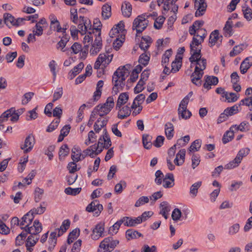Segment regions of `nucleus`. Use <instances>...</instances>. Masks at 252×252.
<instances>
[{
	"label": "nucleus",
	"mask_w": 252,
	"mask_h": 252,
	"mask_svg": "<svg viewBox=\"0 0 252 252\" xmlns=\"http://www.w3.org/2000/svg\"><path fill=\"white\" fill-rule=\"evenodd\" d=\"M201 49L202 47H200L198 49H190L191 56L189 58V61L191 64L196 65L194 71L190 76L191 81L197 86H200L202 84L201 79L204 74L203 70L205 69L207 64L206 60L201 58Z\"/></svg>",
	"instance_id": "obj_1"
},
{
	"label": "nucleus",
	"mask_w": 252,
	"mask_h": 252,
	"mask_svg": "<svg viewBox=\"0 0 252 252\" xmlns=\"http://www.w3.org/2000/svg\"><path fill=\"white\" fill-rule=\"evenodd\" d=\"M21 229L24 230L25 232H21L16 238V244L20 245L22 243L23 240L26 238L28 234L32 236V240L35 238V236H39L38 234L42 230V224L39 220H35L33 221V225L30 227L26 225L25 227H21Z\"/></svg>",
	"instance_id": "obj_2"
},
{
	"label": "nucleus",
	"mask_w": 252,
	"mask_h": 252,
	"mask_svg": "<svg viewBox=\"0 0 252 252\" xmlns=\"http://www.w3.org/2000/svg\"><path fill=\"white\" fill-rule=\"evenodd\" d=\"M164 0H157L158 5L160 6L161 4L164 3L162 13L166 15L167 12L171 9V12H173L174 15L171 16L168 19V25L171 26L175 21L177 16L176 13L178 10V6L175 4L176 2L178 0H166L164 2Z\"/></svg>",
	"instance_id": "obj_3"
},
{
	"label": "nucleus",
	"mask_w": 252,
	"mask_h": 252,
	"mask_svg": "<svg viewBox=\"0 0 252 252\" xmlns=\"http://www.w3.org/2000/svg\"><path fill=\"white\" fill-rule=\"evenodd\" d=\"M150 15H147L146 14L138 16L133 22L132 30H136L137 34L141 33L148 26L149 21L147 20ZM136 36H138L136 34Z\"/></svg>",
	"instance_id": "obj_4"
},
{
	"label": "nucleus",
	"mask_w": 252,
	"mask_h": 252,
	"mask_svg": "<svg viewBox=\"0 0 252 252\" xmlns=\"http://www.w3.org/2000/svg\"><path fill=\"white\" fill-rule=\"evenodd\" d=\"M192 35H193V37L190 43V49H191V50L198 49V48L201 47V44L204 41L207 35V32L204 29H197L196 32Z\"/></svg>",
	"instance_id": "obj_5"
},
{
	"label": "nucleus",
	"mask_w": 252,
	"mask_h": 252,
	"mask_svg": "<svg viewBox=\"0 0 252 252\" xmlns=\"http://www.w3.org/2000/svg\"><path fill=\"white\" fill-rule=\"evenodd\" d=\"M128 73V70L126 68L125 66H123L122 67H119L114 73L112 77V83L113 87L112 88V93L114 95H116L118 93V80L120 79V77H123V76L127 77Z\"/></svg>",
	"instance_id": "obj_6"
},
{
	"label": "nucleus",
	"mask_w": 252,
	"mask_h": 252,
	"mask_svg": "<svg viewBox=\"0 0 252 252\" xmlns=\"http://www.w3.org/2000/svg\"><path fill=\"white\" fill-rule=\"evenodd\" d=\"M96 29V37L90 49V54L93 56L96 55L101 49L102 44L101 37L100 29L99 28Z\"/></svg>",
	"instance_id": "obj_7"
},
{
	"label": "nucleus",
	"mask_w": 252,
	"mask_h": 252,
	"mask_svg": "<svg viewBox=\"0 0 252 252\" xmlns=\"http://www.w3.org/2000/svg\"><path fill=\"white\" fill-rule=\"evenodd\" d=\"M119 243V241L114 240L112 237H108L103 239L99 244V247L103 250L112 251Z\"/></svg>",
	"instance_id": "obj_8"
},
{
	"label": "nucleus",
	"mask_w": 252,
	"mask_h": 252,
	"mask_svg": "<svg viewBox=\"0 0 252 252\" xmlns=\"http://www.w3.org/2000/svg\"><path fill=\"white\" fill-rule=\"evenodd\" d=\"M9 117H10V121L13 122H17L18 120V116L14 114V107L7 110L0 116V124L7 121Z\"/></svg>",
	"instance_id": "obj_9"
},
{
	"label": "nucleus",
	"mask_w": 252,
	"mask_h": 252,
	"mask_svg": "<svg viewBox=\"0 0 252 252\" xmlns=\"http://www.w3.org/2000/svg\"><path fill=\"white\" fill-rule=\"evenodd\" d=\"M86 210L89 212H94L96 216H98L103 210V206L97 200L93 201L86 207Z\"/></svg>",
	"instance_id": "obj_10"
},
{
	"label": "nucleus",
	"mask_w": 252,
	"mask_h": 252,
	"mask_svg": "<svg viewBox=\"0 0 252 252\" xmlns=\"http://www.w3.org/2000/svg\"><path fill=\"white\" fill-rule=\"evenodd\" d=\"M104 231V223L100 222L95 225V227L92 229V234L91 237L93 240H98L100 237L103 236V233Z\"/></svg>",
	"instance_id": "obj_11"
},
{
	"label": "nucleus",
	"mask_w": 252,
	"mask_h": 252,
	"mask_svg": "<svg viewBox=\"0 0 252 252\" xmlns=\"http://www.w3.org/2000/svg\"><path fill=\"white\" fill-rule=\"evenodd\" d=\"M194 6L197 8L195 13L196 17L202 16L206 10L207 4L205 0H195Z\"/></svg>",
	"instance_id": "obj_12"
},
{
	"label": "nucleus",
	"mask_w": 252,
	"mask_h": 252,
	"mask_svg": "<svg viewBox=\"0 0 252 252\" xmlns=\"http://www.w3.org/2000/svg\"><path fill=\"white\" fill-rule=\"evenodd\" d=\"M34 143V136L30 134L26 138L24 144L21 145V148L24 150L25 153H28L32 149Z\"/></svg>",
	"instance_id": "obj_13"
},
{
	"label": "nucleus",
	"mask_w": 252,
	"mask_h": 252,
	"mask_svg": "<svg viewBox=\"0 0 252 252\" xmlns=\"http://www.w3.org/2000/svg\"><path fill=\"white\" fill-rule=\"evenodd\" d=\"M124 224L127 227H134L142 223V220L139 217L131 218L129 217H124L122 218Z\"/></svg>",
	"instance_id": "obj_14"
},
{
	"label": "nucleus",
	"mask_w": 252,
	"mask_h": 252,
	"mask_svg": "<svg viewBox=\"0 0 252 252\" xmlns=\"http://www.w3.org/2000/svg\"><path fill=\"white\" fill-rule=\"evenodd\" d=\"M71 158L75 162H78L85 158L79 146H74L71 150Z\"/></svg>",
	"instance_id": "obj_15"
},
{
	"label": "nucleus",
	"mask_w": 252,
	"mask_h": 252,
	"mask_svg": "<svg viewBox=\"0 0 252 252\" xmlns=\"http://www.w3.org/2000/svg\"><path fill=\"white\" fill-rule=\"evenodd\" d=\"M159 213L165 219H167L168 218V214L170 211L171 207L167 201H163L160 204L159 206Z\"/></svg>",
	"instance_id": "obj_16"
},
{
	"label": "nucleus",
	"mask_w": 252,
	"mask_h": 252,
	"mask_svg": "<svg viewBox=\"0 0 252 252\" xmlns=\"http://www.w3.org/2000/svg\"><path fill=\"white\" fill-rule=\"evenodd\" d=\"M252 65V57H247L241 63L240 70L242 74L246 73Z\"/></svg>",
	"instance_id": "obj_17"
},
{
	"label": "nucleus",
	"mask_w": 252,
	"mask_h": 252,
	"mask_svg": "<svg viewBox=\"0 0 252 252\" xmlns=\"http://www.w3.org/2000/svg\"><path fill=\"white\" fill-rule=\"evenodd\" d=\"M4 24L8 28L14 27L16 18L10 13H5L3 15Z\"/></svg>",
	"instance_id": "obj_18"
},
{
	"label": "nucleus",
	"mask_w": 252,
	"mask_h": 252,
	"mask_svg": "<svg viewBox=\"0 0 252 252\" xmlns=\"http://www.w3.org/2000/svg\"><path fill=\"white\" fill-rule=\"evenodd\" d=\"M123 15L126 17H129L131 14L132 6L128 1H125L121 7Z\"/></svg>",
	"instance_id": "obj_19"
},
{
	"label": "nucleus",
	"mask_w": 252,
	"mask_h": 252,
	"mask_svg": "<svg viewBox=\"0 0 252 252\" xmlns=\"http://www.w3.org/2000/svg\"><path fill=\"white\" fill-rule=\"evenodd\" d=\"M34 216L32 213L30 211L25 215L22 218V221L20 223V225H28L29 227V225L31 224L32 221L34 219Z\"/></svg>",
	"instance_id": "obj_20"
},
{
	"label": "nucleus",
	"mask_w": 252,
	"mask_h": 252,
	"mask_svg": "<svg viewBox=\"0 0 252 252\" xmlns=\"http://www.w3.org/2000/svg\"><path fill=\"white\" fill-rule=\"evenodd\" d=\"M32 235H29L26 241V246L27 251L29 252H32V249L31 247L34 246L36 244L39 238V236H35V238L32 240Z\"/></svg>",
	"instance_id": "obj_21"
},
{
	"label": "nucleus",
	"mask_w": 252,
	"mask_h": 252,
	"mask_svg": "<svg viewBox=\"0 0 252 252\" xmlns=\"http://www.w3.org/2000/svg\"><path fill=\"white\" fill-rule=\"evenodd\" d=\"M142 236L141 233L133 229H129L126 232V237L128 240L137 239Z\"/></svg>",
	"instance_id": "obj_22"
},
{
	"label": "nucleus",
	"mask_w": 252,
	"mask_h": 252,
	"mask_svg": "<svg viewBox=\"0 0 252 252\" xmlns=\"http://www.w3.org/2000/svg\"><path fill=\"white\" fill-rule=\"evenodd\" d=\"M128 99V95L127 93H123L121 94L117 102L116 109H120L121 106L127 101Z\"/></svg>",
	"instance_id": "obj_23"
},
{
	"label": "nucleus",
	"mask_w": 252,
	"mask_h": 252,
	"mask_svg": "<svg viewBox=\"0 0 252 252\" xmlns=\"http://www.w3.org/2000/svg\"><path fill=\"white\" fill-rule=\"evenodd\" d=\"M231 18H229L226 21L224 27L223 28L224 35L225 36H230L232 34V25L233 22L231 21Z\"/></svg>",
	"instance_id": "obj_24"
},
{
	"label": "nucleus",
	"mask_w": 252,
	"mask_h": 252,
	"mask_svg": "<svg viewBox=\"0 0 252 252\" xmlns=\"http://www.w3.org/2000/svg\"><path fill=\"white\" fill-rule=\"evenodd\" d=\"M70 39V36L69 35L67 34H64L62 37L61 40L58 42L57 44V48L58 49H61V51L63 52L66 51V49H64V48L66 45V43L69 41Z\"/></svg>",
	"instance_id": "obj_25"
},
{
	"label": "nucleus",
	"mask_w": 252,
	"mask_h": 252,
	"mask_svg": "<svg viewBox=\"0 0 252 252\" xmlns=\"http://www.w3.org/2000/svg\"><path fill=\"white\" fill-rule=\"evenodd\" d=\"M131 113V110L129 106H125L120 109L118 114V118L120 119H124L128 117Z\"/></svg>",
	"instance_id": "obj_26"
},
{
	"label": "nucleus",
	"mask_w": 252,
	"mask_h": 252,
	"mask_svg": "<svg viewBox=\"0 0 252 252\" xmlns=\"http://www.w3.org/2000/svg\"><path fill=\"white\" fill-rule=\"evenodd\" d=\"M51 17H53L51 19V23H50V29L54 31H57L59 32L62 31V27L60 24L59 21L57 20V19L54 17V16H51Z\"/></svg>",
	"instance_id": "obj_27"
},
{
	"label": "nucleus",
	"mask_w": 252,
	"mask_h": 252,
	"mask_svg": "<svg viewBox=\"0 0 252 252\" xmlns=\"http://www.w3.org/2000/svg\"><path fill=\"white\" fill-rule=\"evenodd\" d=\"M84 64L82 62L80 63L78 65L74 66V68L69 72V76L70 79L74 78L84 68Z\"/></svg>",
	"instance_id": "obj_28"
},
{
	"label": "nucleus",
	"mask_w": 252,
	"mask_h": 252,
	"mask_svg": "<svg viewBox=\"0 0 252 252\" xmlns=\"http://www.w3.org/2000/svg\"><path fill=\"white\" fill-rule=\"evenodd\" d=\"M234 128L236 130L245 132L249 130L250 125L247 121H243L239 126L235 125L230 127V129Z\"/></svg>",
	"instance_id": "obj_29"
},
{
	"label": "nucleus",
	"mask_w": 252,
	"mask_h": 252,
	"mask_svg": "<svg viewBox=\"0 0 252 252\" xmlns=\"http://www.w3.org/2000/svg\"><path fill=\"white\" fill-rule=\"evenodd\" d=\"M111 107H107L103 104H99L95 108L98 110V115L100 117H103L108 114L111 111L112 109Z\"/></svg>",
	"instance_id": "obj_30"
},
{
	"label": "nucleus",
	"mask_w": 252,
	"mask_h": 252,
	"mask_svg": "<svg viewBox=\"0 0 252 252\" xmlns=\"http://www.w3.org/2000/svg\"><path fill=\"white\" fill-rule=\"evenodd\" d=\"M220 37L222 38V36L220 37L218 30H216L212 32L209 37V43L211 44L210 46L212 47L214 46Z\"/></svg>",
	"instance_id": "obj_31"
},
{
	"label": "nucleus",
	"mask_w": 252,
	"mask_h": 252,
	"mask_svg": "<svg viewBox=\"0 0 252 252\" xmlns=\"http://www.w3.org/2000/svg\"><path fill=\"white\" fill-rule=\"evenodd\" d=\"M102 16L104 20L109 19L111 16V7L108 4H105L102 7Z\"/></svg>",
	"instance_id": "obj_32"
},
{
	"label": "nucleus",
	"mask_w": 252,
	"mask_h": 252,
	"mask_svg": "<svg viewBox=\"0 0 252 252\" xmlns=\"http://www.w3.org/2000/svg\"><path fill=\"white\" fill-rule=\"evenodd\" d=\"M165 133L167 138L171 139L174 135L173 125L171 123H167L165 125Z\"/></svg>",
	"instance_id": "obj_33"
},
{
	"label": "nucleus",
	"mask_w": 252,
	"mask_h": 252,
	"mask_svg": "<svg viewBox=\"0 0 252 252\" xmlns=\"http://www.w3.org/2000/svg\"><path fill=\"white\" fill-rule=\"evenodd\" d=\"M204 24V22L202 21L197 20L195 21L193 25L189 27V33L190 35L195 34V32H196V31H197V29H200L203 25Z\"/></svg>",
	"instance_id": "obj_34"
},
{
	"label": "nucleus",
	"mask_w": 252,
	"mask_h": 252,
	"mask_svg": "<svg viewBox=\"0 0 252 252\" xmlns=\"http://www.w3.org/2000/svg\"><path fill=\"white\" fill-rule=\"evenodd\" d=\"M150 56V53L149 52H145L139 56L138 62L144 66H146L149 63Z\"/></svg>",
	"instance_id": "obj_35"
},
{
	"label": "nucleus",
	"mask_w": 252,
	"mask_h": 252,
	"mask_svg": "<svg viewBox=\"0 0 252 252\" xmlns=\"http://www.w3.org/2000/svg\"><path fill=\"white\" fill-rule=\"evenodd\" d=\"M152 137L149 134H144L142 137V143L144 147L146 149H150L152 147Z\"/></svg>",
	"instance_id": "obj_36"
},
{
	"label": "nucleus",
	"mask_w": 252,
	"mask_h": 252,
	"mask_svg": "<svg viewBox=\"0 0 252 252\" xmlns=\"http://www.w3.org/2000/svg\"><path fill=\"white\" fill-rule=\"evenodd\" d=\"M242 11L244 18L248 21L252 19V9L246 4L242 6Z\"/></svg>",
	"instance_id": "obj_37"
},
{
	"label": "nucleus",
	"mask_w": 252,
	"mask_h": 252,
	"mask_svg": "<svg viewBox=\"0 0 252 252\" xmlns=\"http://www.w3.org/2000/svg\"><path fill=\"white\" fill-rule=\"evenodd\" d=\"M234 136V132L233 129H230L229 130L227 131L224 133L222 139V143L224 144H226L227 143L231 141L233 139Z\"/></svg>",
	"instance_id": "obj_38"
},
{
	"label": "nucleus",
	"mask_w": 252,
	"mask_h": 252,
	"mask_svg": "<svg viewBox=\"0 0 252 252\" xmlns=\"http://www.w3.org/2000/svg\"><path fill=\"white\" fill-rule=\"evenodd\" d=\"M80 233V230L79 228H75L73 229L71 232L69 233L67 242L68 244H70L73 242V240L76 239Z\"/></svg>",
	"instance_id": "obj_39"
},
{
	"label": "nucleus",
	"mask_w": 252,
	"mask_h": 252,
	"mask_svg": "<svg viewBox=\"0 0 252 252\" xmlns=\"http://www.w3.org/2000/svg\"><path fill=\"white\" fill-rule=\"evenodd\" d=\"M202 141L200 139H196L194 141L189 148V152H192L199 150L201 146Z\"/></svg>",
	"instance_id": "obj_40"
},
{
	"label": "nucleus",
	"mask_w": 252,
	"mask_h": 252,
	"mask_svg": "<svg viewBox=\"0 0 252 252\" xmlns=\"http://www.w3.org/2000/svg\"><path fill=\"white\" fill-rule=\"evenodd\" d=\"M241 162V161L240 160L239 158L236 157L233 160L230 161L228 163L224 166V168L226 169H231L234 168L238 166Z\"/></svg>",
	"instance_id": "obj_41"
},
{
	"label": "nucleus",
	"mask_w": 252,
	"mask_h": 252,
	"mask_svg": "<svg viewBox=\"0 0 252 252\" xmlns=\"http://www.w3.org/2000/svg\"><path fill=\"white\" fill-rule=\"evenodd\" d=\"M69 153V149L67 144H65L63 145L60 149L59 152V159H62V157H65L67 156Z\"/></svg>",
	"instance_id": "obj_42"
},
{
	"label": "nucleus",
	"mask_w": 252,
	"mask_h": 252,
	"mask_svg": "<svg viewBox=\"0 0 252 252\" xmlns=\"http://www.w3.org/2000/svg\"><path fill=\"white\" fill-rule=\"evenodd\" d=\"M113 58V55H111L110 56L108 55L107 56L104 53H101L99 54L97 59L100 60V61L104 64H109L112 61Z\"/></svg>",
	"instance_id": "obj_43"
},
{
	"label": "nucleus",
	"mask_w": 252,
	"mask_h": 252,
	"mask_svg": "<svg viewBox=\"0 0 252 252\" xmlns=\"http://www.w3.org/2000/svg\"><path fill=\"white\" fill-rule=\"evenodd\" d=\"M172 50L168 49L166 50L164 54L162 55L161 64L163 66L166 65L169 61V58L172 55Z\"/></svg>",
	"instance_id": "obj_44"
},
{
	"label": "nucleus",
	"mask_w": 252,
	"mask_h": 252,
	"mask_svg": "<svg viewBox=\"0 0 252 252\" xmlns=\"http://www.w3.org/2000/svg\"><path fill=\"white\" fill-rule=\"evenodd\" d=\"M178 111L179 117H181L184 119H188L189 118L191 115V112L187 110V109H185L184 110V109L182 108H179Z\"/></svg>",
	"instance_id": "obj_45"
},
{
	"label": "nucleus",
	"mask_w": 252,
	"mask_h": 252,
	"mask_svg": "<svg viewBox=\"0 0 252 252\" xmlns=\"http://www.w3.org/2000/svg\"><path fill=\"white\" fill-rule=\"evenodd\" d=\"M244 44L235 46L232 50L230 51L229 55L230 57H234L244 50Z\"/></svg>",
	"instance_id": "obj_46"
},
{
	"label": "nucleus",
	"mask_w": 252,
	"mask_h": 252,
	"mask_svg": "<svg viewBox=\"0 0 252 252\" xmlns=\"http://www.w3.org/2000/svg\"><path fill=\"white\" fill-rule=\"evenodd\" d=\"M202 182L201 181L194 183L190 188L189 193L194 197L196 196L198 192V189L201 187Z\"/></svg>",
	"instance_id": "obj_47"
},
{
	"label": "nucleus",
	"mask_w": 252,
	"mask_h": 252,
	"mask_svg": "<svg viewBox=\"0 0 252 252\" xmlns=\"http://www.w3.org/2000/svg\"><path fill=\"white\" fill-rule=\"evenodd\" d=\"M124 223L122 218L115 222L113 226L110 228L109 232L110 233L116 234L120 228L121 224Z\"/></svg>",
	"instance_id": "obj_48"
},
{
	"label": "nucleus",
	"mask_w": 252,
	"mask_h": 252,
	"mask_svg": "<svg viewBox=\"0 0 252 252\" xmlns=\"http://www.w3.org/2000/svg\"><path fill=\"white\" fill-rule=\"evenodd\" d=\"M126 187V183L124 180H121L120 182L117 184L115 187V191L117 194H120L122 192L123 188L125 189Z\"/></svg>",
	"instance_id": "obj_49"
},
{
	"label": "nucleus",
	"mask_w": 252,
	"mask_h": 252,
	"mask_svg": "<svg viewBox=\"0 0 252 252\" xmlns=\"http://www.w3.org/2000/svg\"><path fill=\"white\" fill-rule=\"evenodd\" d=\"M43 205H46L44 202H42L39 207L37 208H33L30 211L32 212V213L33 216L37 214H42L46 210V207L45 206L43 207L42 206Z\"/></svg>",
	"instance_id": "obj_50"
},
{
	"label": "nucleus",
	"mask_w": 252,
	"mask_h": 252,
	"mask_svg": "<svg viewBox=\"0 0 252 252\" xmlns=\"http://www.w3.org/2000/svg\"><path fill=\"white\" fill-rule=\"evenodd\" d=\"M224 112L227 114L228 117L232 116L239 112L238 106L236 104L232 107H228L224 110Z\"/></svg>",
	"instance_id": "obj_51"
},
{
	"label": "nucleus",
	"mask_w": 252,
	"mask_h": 252,
	"mask_svg": "<svg viewBox=\"0 0 252 252\" xmlns=\"http://www.w3.org/2000/svg\"><path fill=\"white\" fill-rule=\"evenodd\" d=\"M156 178L155 182L158 185H160L162 184L164 178V175L162 171L160 170H157L155 173Z\"/></svg>",
	"instance_id": "obj_52"
},
{
	"label": "nucleus",
	"mask_w": 252,
	"mask_h": 252,
	"mask_svg": "<svg viewBox=\"0 0 252 252\" xmlns=\"http://www.w3.org/2000/svg\"><path fill=\"white\" fill-rule=\"evenodd\" d=\"M250 149L249 148H242L239 150L236 157L242 161L244 157H246L250 153Z\"/></svg>",
	"instance_id": "obj_53"
},
{
	"label": "nucleus",
	"mask_w": 252,
	"mask_h": 252,
	"mask_svg": "<svg viewBox=\"0 0 252 252\" xmlns=\"http://www.w3.org/2000/svg\"><path fill=\"white\" fill-rule=\"evenodd\" d=\"M81 190V188L72 189L70 187H68L64 189V192L66 194L76 195L78 194L80 192Z\"/></svg>",
	"instance_id": "obj_54"
},
{
	"label": "nucleus",
	"mask_w": 252,
	"mask_h": 252,
	"mask_svg": "<svg viewBox=\"0 0 252 252\" xmlns=\"http://www.w3.org/2000/svg\"><path fill=\"white\" fill-rule=\"evenodd\" d=\"M165 19V18L162 16H159L157 18L155 21L154 25V28L158 30L161 29Z\"/></svg>",
	"instance_id": "obj_55"
},
{
	"label": "nucleus",
	"mask_w": 252,
	"mask_h": 252,
	"mask_svg": "<svg viewBox=\"0 0 252 252\" xmlns=\"http://www.w3.org/2000/svg\"><path fill=\"white\" fill-rule=\"evenodd\" d=\"M204 78L205 81L209 84H211V85H216L219 82L218 78L216 76L206 75Z\"/></svg>",
	"instance_id": "obj_56"
},
{
	"label": "nucleus",
	"mask_w": 252,
	"mask_h": 252,
	"mask_svg": "<svg viewBox=\"0 0 252 252\" xmlns=\"http://www.w3.org/2000/svg\"><path fill=\"white\" fill-rule=\"evenodd\" d=\"M37 108V106L35 107L32 110H30L28 112V114L27 115L26 120L27 121H30L32 120H34L38 117V114L36 112V110Z\"/></svg>",
	"instance_id": "obj_57"
},
{
	"label": "nucleus",
	"mask_w": 252,
	"mask_h": 252,
	"mask_svg": "<svg viewBox=\"0 0 252 252\" xmlns=\"http://www.w3.org/2000/svg\"><path fill=\"white\" fill-rule=\"evenodd\" d=\"M171 217L173 220L175 221L180 220L182 217L181 210L178 208L174 209L172 212Z\"/></svg>",
	"instance_id": "obj_58"
},
{
	"label": "nucleus",
	"mask_w": 252,
	"mask_h": 252,
	"mask_svg": "<svg viewBox=\"0 0 252 252\" xmlns=\"http://www.w3.org/2000/svg\"><path fill=\"white\" fill-rule=\"evenodd\" d=\"M149 198L147 196H142L140 197L135 202V206L136 207H140L141 205L148 203Z\"/></svg>",
	"instance_id": "obj_59"
},
{
	"label": "nucleus",
	"mask_w": 252,
	"mask_h": 252,
	"mask_svg": "<svg viewBox=\"0 0 252 252\" xmlns=\"http://www.w3.org/2000/svg\"><path fill=\"white\" fill-rule=\"evenodd\" d=\"M63 94V88L62 87L57 88L53 94V99L52 102H54L59 99L62 96Z\"/></svg>",
	"instance_id": "obj_60"
},
{
	"label": "nucleus",
	"mask_w": 252,
	"mask_h": 252,
	"mask_svg": "<svg viewBox=\"0 0 252 252\" xmlns=\"http://www.w3.org/2000/svg\"><path fill=\"white\" fill-rule=\"evenodd\" d=\"M145 84V82L139 80L136 86L134 89V92L135 94L141 92L144 89L143 86Z\"/></svg>",
	"instance_id": "obj_61"
},
{
	"label": "nucleus",
	"mask_w": 252,
	"mask_h": 252,
	"mask_svg": "<svg viewBox=\"0 0 252 252\" xmlns=\"http://www.w3.org/2000/svg\"><path fill=\"white\" fill-rule=\"evenodd\" d=\"M192 164L191 166L193 169L195 168L199 164L200 156L199 155L193 154L191 158Z\"/></svg>",
	"instance_id": "obj_62"
},
{
	"label": "nucleus",
	"mask_w": 252,
	"mask_h": 252,
	"mask_svg": "<svg viewBox=\"0 0 252 252\" xmlns=\"http://www.w3.org/2000/svg\"><path fill=\"white\" fill-rule=\"evenodd\" d=\"M10 232L9 228L6 224L0 220V233L1 234L7 235Z\"/></svg>",
	"instance_id": "obj_63"
},
{
	"label": "nucleus",
	"mask_w": 252,
	"mask_h": 252,
	"mask_svg": "<svg viewBox=\"0 0 252 252\" xmlns=\"http://www.w3.org/2000/svg\"><path fill=\"white\" fill-rule=\"evenodd\" d=\"M141 251V252H157V248L155 246L150 247L148 245H144Z\"/></svg>",
	"instance_id": "obj_64"
}]
</instances>
